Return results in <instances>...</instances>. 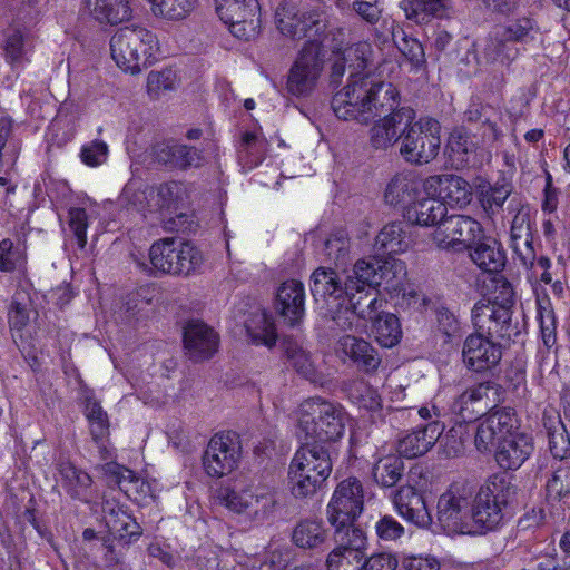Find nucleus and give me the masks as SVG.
Masks as SVG:
<instances>
[{
  "instance_id": "obj_15",
  "label": "nucleus",
  "mask_w": 570,
  "mask_h": 570,
  "mask_svg": "<svg viewBox=\"0 0 570 570\" xmlns=\"http://www.w3.org/2000/svg\"><path fill=\"white\" fill-rule=\"evenodd\" d=\"M242 458L239 438L233 432L214 434L203 454L205 473L215 479L230 474L237 469Z\"/></svg>"
},
{
  "instance_id": "obj_51",
  "label": "nucleus",
  "mask_w": 570,
  "mask_h": 570,
  "mask_svg": "<svg viewBox=\"0 0 570 570\" xmlns=\"http://www.w3.org/2000/svg\"><path fill=\"white\" fill-rule=\"evenodd\" d=\"M118 485L130 500L138 504L146 503L154 498L153 484L139 478L129 469H124L119 472Z\"/></svg>"
},
{
  "instance_id": "obj_4",
  "label": "nucleus",
  "mask_w": 570,
  "mask_h": 570,
  "mask_svg": "<svg viewBox=\"0 0 570 570\" xmlns=\"http://www.w3.org/2000/svg\"><path fill=\"white\" fill-rule=\"evenodd\" d=\"M345 431V413L340 405L320 397L304 401L297 410V436L311 444L336 441Z\"/></svg>"
},
{
  "instance_id": "obj_57",
  "label": "nucleus",
  "mask_w": 570,
  "mask_h": 570,
  "mask_svg": "<svg viewBox=\"0 0 570 570\" xmlns=\"http://www.w3.org/2000/svg\"><path fill=\"white\" fill-rule=\"evenodd\" d=\"M547 497L551 500H561L570 494V465L560 463L553 468L546 482Z\"/></svg>"
},
{
  "instance_id": "obj_59",
  "label": "nucleus",
  "mask_w": 570,
  "mask_h": 570,
  "mask_svg": "<svg viewBox=\"0 0 570 570\" xmlns=\"http://www.w3.org/2000/svg\"><path fill=\"white\" fill-rule=\"evenodd\" d=\"M353 325L354 323L348 328L337 326L342 332H348L338 337L335 346L336 357L347 366L356 363V335Z\"/></svg>"
},
{
  "instance_id": "obj_63",
  "label": "nucleus",
  "mask_w": 570,
  "mask_h": 570,
  "mask_svg": "<svg viewBox=\"0 0 570 570\" xmlns=\"http://www.w3.org/2000/svg\"><path fill=\"white\" fill-rule=\"evenodd\" d=\"M215 10L219 18L233 17L237 12L247 11L254 12L257 6H261L258 0H214Z\"/></svg>"
},
{
  "instance_id": "obj_44",
  "label": "nucleus",
  "mask_w": 570,
  "mask_h": 570,
  "mask_svg": "<svg viewBox=\"0 0 570 570\" xmlns=\"http://www.w3.org/2000/svg\"><path fill=\"white\" fill-rule=\"evenodd\" d=\"M80 400L83 403V413L90 424V431L95 440L102 439L108 432V415L96 400L94 391L88 387L80 390Z\"/></svg>"
},
{
  "instance_id": "obj_24",
  "label": "nucleus",
  "mask_w": 570,
  "mask_h": 570,
  "mask_svg": "<svg viewBox=\"0 0 570 570\" xmlns=\"http://www.w3.org/2000/svg\"><path fill=\"white\" fill-rule=\"evenodd\" d=\"M533 450L532 438L517 430L499 443L494 456L501 469L518 470L530 458Z\"/></svg>"
},
{
  "instance_id": "obj_41",
  "label": "nucleus",
  "mask_w": 570,
  "mask_h": 570,
  "mask_svg": "<svg viewBox=\"0 0 570 570\" xmlns=\"http://www.w3.org/2000/svg\"><path fill=\"white\" fill-rule=\"evenodd\" d=\"M227 27L229 32L237 39L250 41L255 39L261 31V6L256 7L254 12L243 11L219 18Z\"/></svg>"
},
{
  "instance_id": "obj_30",
  "label": "nucleus",
  "mask_w": 570,
  "mask_h": 570,
  "mask_svg": "<svg viewBox=\"0 0 570 570\" xmlns=\"http://www.w3.org/2000/svg\"><path fill=\"white\" fill-rule=\"evenodd\" d=\"M421 181L411 173H399L386 186L385 202L394 207L409 209L420 193Z\"/></svg>"
},
{
  "instance_id": "obj_22",
  "label": "nucleus",
  "mask_w": 570,
  "mask_h": 570,
  "mask_svg": "<svg viewBox=\"0 0 570 570\" xmlns=\"http://www.w3.org/2000/svg\"><path fill=\"white\" fill-rule=\"evenodd\" d=\"M444 428L442 422H428L406 431L397 441L399 454L406 459L424 455L439 441Z\"/></svg>"
},
{
  "instance_id": "obj_40",
  "label": "nucleus",
  "mask_w": 570,
  "mask_h": 570,
  "mask_svg": "<svg viewBox=\"0 0 570 570\" xmlns=\"http://www.w3.org/2000/svg\"><path fill=\"white\" fill-rule=\"evenodd\" d=\"M439 196L450 206L463 207L472 199L471 185L460 176L443 175L436 178Z\"/></svg>"
},
{
  "instance_id": "obj_64",
  "label": "nucleus",
  "mask_w": 570,
  "mask_h": 570,
  "mask_svg": "<svg viewBox=\"0 0 570 570\" xmlns=\"http://www.w3.org/2000/svg\"><path fill=\"white\" fill-rule=\"evenodd\" d=\"M108 145L101 140H94L81 148L80 157L83 164L90 167L102 165L108 158Z\"/></svg>"
},
{
  "instance_id": "obj_43",
  "label": "nucleus",
  "mask_w": 570,
  "mask_h": 570,
  "mask_svg": "<svg viewBox=\"0 0 570 570\" xmlns=\"http://www.w3.org/2000/svg\"><path fill=\"white\" fill-rule=\"evenodd\" d=\"M102 512L106 525L110 532L121 538H139V525L117 504L106 501L102 507Z\"/></svg>"
},
{
  "instance_id": "obj_7",
  "label": "nucleus",
  "mask_w": 570,
  "mask_h": 570,
  "mask_svg": "<svg viewBox=\"0 0 570 570\" xmlns=\"http://www.w3.org/2000/svg\"><path fill=\"white\" fill-rule=\"evenodd\" d=\"M311 293L316 302L325 301L334 313L337 326L348 328L356 321V304L353 302L356 284L353 275H346L344 287L331 268L320 267L312 274Z\"/></svg>"
},
{
  "instance_id": "obj_2",
  "label": "nucleus",
  "mask_w": 570,
  "mask_h": 570,
  "mask_svg": "<svg viewBox=\"0 0 570 570\" xmlns=\"http://www.w3.org/2000/svg\"><path fill=\"white\" fill-rule=\"evenodd\" d=\"M337 547L327 557L328 570H356V480L341 481L326 505Z\"/></svg>"
},
{
  "instance_id": "obj_20",
  "label": "nucleus",
  "mask_w": 570,
  "mask_h": 570,
  "mask_svg": "<svg viewBox=\"0 0 570 570\" xmlns=\"http://www.w3.org/2000/svg\"><path fill=\"white\" fill-rule=\"evenodd\" d=\"M519 420L514 409L502 407L490 412L476 428L474 444L479 452H489L495 443L511 436L519 430Z\"/></svg>"
},
{
  "instance_id": "obj_8",
  "label": "nucleus",
  "mask_w": 570,
  "mask_h": 570,
  "mask_svg": "<svg viewBox=\"0 0 570 570\" xmlns=\"http://www.w3.org/2000/svg\"><path fill=\"white\" fill-rule=\"evenodd\" d=\"M216 498L218 503L228 511L244 515L252 522L264 521L276 504L273 488L243 481L219 488Z\"/></svg>"
},
{
  "instance_id": "obj_61",
  "label": "nucleus",
  "mask_w": 570,
  "mask_h": 570,
  "mask_svg": "<svg viewBox=\"0 0 570 570\" xmlns=\"http://www.w3.org/2000/svg\"><path fill=\"white\" fill-rule=\"evenodd\" d=\"M497 32L503 36L510 43L524 41L534 30V23L529 18L519 19L508 26L499 27Z\"/></svg>"
},
{
  "instance_id": "obj_47",
  "label": "nucleus",
  "mask_w": 570,
  "mask_h": 570,
  "mask_svg": "<svg viewBox=\"0 0 570 570\" xmlns=\"http://www.w3.org/2000/svg\"><path fill=\"white\" fill-rule=\"evenodd\" d=\"M267 141L255 132H245L238 149V160L245 171L258 167L265 158Z\"/></svg>"
},
{
  "instance_id": "obj_9",
  "label": "nucleus",
  "mask_w": 570,
  "mask_h": 570,
  "mask_svg": "<svg viewBox=\"0 0 570 570\" xmlns=\"http://www.w3.org/2000/svg\"><path fill=\"white\" fill-rule=\"evenodd\" d=\"M149 274L189 275L203 263L202 253L189 242L166 237L149 248V265L136 261Z\"/></svg>"
},
{
  "instance_id": "obj_54",
  "label": "nucleus",
  "mask_w": 570,
  "mask_h": 570,
  "mask_svg": "<svg viewBox=\"0 0 570 570\" xmlns=\"http://www.w3.org/2000/svg\"><path fill=\"white\" fill-rule=\"evenodd\" d=\"M404 470L403 461L397 456L381 459L372 469L375 482L384 488L395 485Z\"/></svg>"
},
{
  "instance_id": "obj_29",
  "label": "nucleus",
  "mask_w": 570,
  "mask_h": 570,
  "mask_svg": "<svg viewBox=\"0 0 570 570\" xmlns=\"http://www.w3.org/2000/svg\"><path fill=\"white\" fill-rule=\"evenodd\" d=\"M382 11L381 0H358V17L364 21V26L358 24V30L367 31L377 46L387 42L391 33L389 21L382 17Z\"/></svg>"
},
{
  "instance_id": "obj_21",
  "label": "nucleus",
  "mask_w": 570,
  "mask_h": 570,
  "mask_svg": "<svg viewBox=\"0 0 570 570\" xmlns=\"http://www.w3.org/2000/svg\"><path fill=\"white\" fill-rule=\"evenodd\" d=\"M415 119L412 108H400L377 120L370 129V144L374 149L384 150L402 137V130Z\"/></svg>"
},
{
  "instance_id": "obj_5",
  "label": "nucleus",
  "mask_w": 570,
  "mask_h": 570,
  "mask_svg": "<svg viewBox=\"0 0 570 570\" xmlns=\"http://www.w3.org/2000/svg\"><path fill=\"white\" fill-rule=\"evenodd\" d=\"M510 491L511 483L504 476L492 475L473 492L468 534H487L502 525L503 508L508 504Z\"/></svg>"
},
{
  "instance_id": "obj_62",
  "label": "nucleus",
  "mask_w": 570,
  "mask_h": 570,
  "mask_svg": "<svg viewBox=\"0 0 570 570\" xmlns=\"http://www.w3.org/2000/svg\"><path fill=\"white\" fill-rule=\"evenodd\" d=\"M464 120L469 124H481L482 126L487 127V130L483 132V135H488L490 139H497V125L492 122L487 116V108L481 104H471L464 112Z\"/></svg>"
},
{
  "instance_id": "obj_49",
  "label": "nucleus",
  "mask_w": 570,
  "mask_h": 570,
  "mask_svg": "<svg viewBox=\"0 0 570 570\" xmlns=\"http://www.w3.org/2000/svg\"><path fill=\"white\" fill-rule=\"evenodd\" d=\"M185 196V187L181 183L169 181L158 186L151 187L149 190L150 200H148V208L154 214L161 213L165 209L175 207L179 200Z\"/></svg>"
},
{
  "instance_id": "obj_3",
  "label": "nucleus",
  "mask_w": 570,
  "mask_h": 570,
  "mask_svg": "<svg viewBox=\"0 0 570 570\" xmlns=\"http://www.w3.org/2000/svg\"><path fill=\"white\" fill-rule=\"evenodd\" d=\"M333 470L328 449L321 444H304L294 453L288 466V484L297 499L313 497L323 488Z\"/></svg>"
},
{
  "instance_id": "obj_36",
  "label": "nucleus",
  "mask_w": 570,
  "mask_h": 570,
  "mask_svg": "<svg viewBox=\"0 0 570 570\" xmlns=\"http://www.w3.org/2000/svg\"><path fill=\"white\" fill-rule=\"evenodd\" d=\"M28 263L24 237L3 238L0 242V272L24 273Z\"/></svg>"
},
{
  "instance_id": "obj_32",
  "label": "nucleus",
  "mask_w": 570,
  "mask_h": 570,
  "mask_svg": "<svg viewBox=\"0 0 570 570\" xmlns=\"http://www.w3.org/2000/svg\"><path fill=\"white\" fill-rule=\"evenodd\" d=\"M407 228L402 222L386 224L375 236L376 252L387 256L405 253L411 246Z\"/></svg>"
},
{
  "instance_id": "obj_27",
  "label": "nucleus",
  "mask_w": 570,
  "mask_h": 570,
  "mask_svg": "<svg viewBox=\"0 0 570 570\" xmlns=\"http://www.w3.org/2000/svg\"><path fill=\"white\" fill-rule=\"evenodd\" d=\"M532 239L529 213L520 208L511 223L510 247L522 265H533L535 259Z\"/></svg>"
},
{
  "instance_id": "obj_50",
  "label": "nucleus",
  "mask_w": 570,
  "mask_h": 570,
  "mask_svg": "<svg viewBox=\"0 0 570 570\" xmlns=\"http://www.w3.org/2000/svg\"><path fill=\"white\" fill-rule=\"evenodd\" d=\"M150 189L151 187L146 186L142 181L131 179L124 187L119 196V204L126 209L136 210L147 218L149 215H154V212L148 208Z\"/></svg>"
},
{
  "instance_id": "obj_12",
  "label": "nucleus",
  "mask_w": 570,
  "mask_h": 570,
  "mask_svg": "<svg viewBox=\"0 0 570 570\" xmlns=\"http://www.w3.org/2000/svg\"><path fill=\"white\" fill-rule=\"evenodd\" d=\"M400 154L405 161L423 165L432 161L441 146L440 124L433 118H420L402 130Z\"/></svg>"
},
{
  "instance_id": "obj_52",
  "label": "nucleus",
  "mask_w": 570,
  "mask_h": 570,
  "mask_svg": "<svg viewBox=\"0 0 570 570\" xmlns=\"http://www.w3.org/2000/svg\"><path fill=\"white\" fill-rule=\"evenodd\" d=\"M29 51L21 31L13 30L7 36L4 58L13 71H19L26 67L29 62Z\"/></svg>"
},
{
  "instance_id": "obj_6",
  "label": "nucleus",
  "mask_w": 570,
  "mask_h": 570,
  "mask_svg": "<svg viewBox=\"0 0 570 570\" xmlns=\"http://www.w3.org/2000/svg\"><path fill=\"white\" fill-rule=\"evenodd\" d=\"M110 51L118 68L137 75L156 60L159 43L157 36L147 28L125 27L111 37Z\"/></svg>"
},
{
  "instance_id": "obj_53",
  "label": "nucleus",
  "mask_w": 570,
  "mask_h": 570,
  "mask_svg": "<svg viewBox=\"0 0 570 570\" xmlns=\"http://www.w3.org/2000/svg\"><path fill=\"white\" fill-rule=\"evenodd\" d=\"M354 73L351 72L348 83L332 99V109L337 118L343 120H353L356 118V99Z\"/></svg>"
},
{
  "instance_id": "obj_34",
  "label": "nucleus",
  "mask_w": 570,
  "mask_h": 570,
  "mask_svg": "<svg viewBox=\"0 0 570 570\" xmlns=\"http://www.w3.org/2000/svg\"><path fill=\"white\" fill-rule=\"evenodd\" d=\"M85 10L100 23L117 24L131 17L128 0H85Z\"/></svg>"
},
{
  "instance_id": "obj_26",
  "label": "nucleus",
  "mask_w": 570,
  "mask_h": 570,
  "mask_svg": "<svg viewBox=\"0 0 570 570\" xmlns=\"http://www.w3.org/2000/svg\"><path fill=\"white\" fill-rule=\"evenodd\" d=\"M305 288L295 279L284 282L276 293V308L289 325H296L305 312Z\"/></svg>"
},
{
  "instance_id": "obj_16",
  "label": "nucleus",
  "mask_w": 570,
  "mask_h": 570,
  "mask_svg": "<svg viewBox=\"0 0 570 570\" xmlns=\"http://www.w3.org/2000/svg\"><path fill=\"white\" fill-rule=\"evenodd\" d=\"M373 297L363 301L365 308L358 311V321H364V326L370 334L383 347L396 345L402 336L401 324L397 316L384 309L386 299L372 292Z\"/></svg>"
},
{
  "instance_id": "obj_18",
  "label": "nucleus",
  "mask_w": 570,
  "mask_h": 570,
  "mask_svg": "<svg viewBox=\"0 0 570 570\" xmlns=\"http://www.w3.org/2000/svg\"><path fill=\"white\" fill-rule=\"evenodd\" d=\"M358 114L364 115V121L368 116L376 117L383 112H393L397 106L399 92L391 82H385L376 73H365L358 78Z\"/></svg>"
},
{
  "instance_id": "obj_11",
  "label": "nucleus",
  "mask_w": 570,
  "mask_h": 570,
  "mask_svg": "<svg viewBox=\"0 0 570 570\" xmlns=\"http://www.w3.org/2000/svg\"><path fill=\"white\" fill-rule=\"evenodd\" d=\"M406 266L403 261L393 256L380 258L373 256L370 259L358 261V284H366L370 288L363 293V288L358 285V308L363 305V301L373 297L372 292L379 291L376 287L382 286L390 294L405 293Z\"/></svg>"
},
{
  "instance_id": "obj_35",
  "label": "nucleus",
  "mask_w": 570,
  "mask_h": 570,
  "mask_svg": "<svg viewBox=\"0 0 570 570\" xmlns=\"http://www.w3.org/2000/svg\"><path fill=\"white\" fill-rule=\"evenodd\" d=\"M245 328L252 343L273 347L277 341V331L272 315L259 307L253 311L245 321Z\"/></svg>"
},
{
  "instance_id": "obj_10",
  "label": "nucleus",
  "mask_w": 570,
  "mask_h": 570,
  "mask_svg": "<svg viewBox=\"0 0 570 570\" xmlns=\"http://www.w3.org/2000/svg\"><path fill=\"white\" fill-rule=\"evenodd\" d=\"M275 26L287 38L325 46L330 19L323 10L301 11L295 3L283 0L275 9Z\"/></svg>"
},
{
  "instance_id": "obj_31",
  "label": "nucleus",
  "mask_w": 570,
  "mask_h": 570,
  "mask_svg": "<svg viewBox=\"0 0 570 570\" xmlns=\"http://www.w3.org/2000/svg\"><path fill=\"white\" fill-rule=\"evenodd\" d=\"M400 8L407 20L425 24L432 19L448 18L452 11L450 0H402Z\"/></svg>"
},
{
  "instance_id": "obj_25",
  "label": "nucleus",
  "mask_w": 570,
  "mask_h": 570,
  "mask_svg": "<svg viewBox=\"0 0 570 570\" xmlns=\"http://www.w3.org/2000/svg\"><path fill=\"white\" fill-rule=\"evenodd\" d=\"M393 503L397 513L406 521L426 528L432 523V517L426 508L425 500L415 488L401 487L393 497Z\"/></svg>"
},
{
  "instance_id": "obj_38",
  "label": "nucleus",
  "mask_w": 570,
  "mask_h": 570,
  "mask_svg": "<svg viewBox=\"0 0 570 570\" xmlns=\"http://www.w3.org/2000/svg\"><path fill=\"white\" fill-rule=\"evenodd\" d=\"M390 35H392V39L397 50L410 65V72L419 73L424 71L426 69L428 61L422 43L417 39L407 36L401 28L391 31Z\"/></svg>"
},
{
  "instance_id": "obj_42",
  "label": "nucleus",
  "mask_w": 570,
  "mask_h": 570,
  "mask_svg": "<svg viewBox=\"0 0 570 570\" xmlns=\"http://www.w3.org/2000/svg\"><path fill=\"white\" fill-rule=\"evenodd\" d=\"M409 220L420 226L439 225L446 215V206L436 198L415 200L406 212Z\"/></svg>"
},
{
  "instance_id": "obj_56",
  "label": "nucleus",
  "mask_w": 570,
  "mask_h": 570,
  "mask_svg": "<svg viewBox=\"0 0 570 570\" xmlns=\"http://www.w3.org/2000/svg\"><path fill=\"white\" fill-rule=\"evenodd\" d=\"M537 320L542 342L551 348L557 342V317L549 299L538 301Z\"/></svg>"
},
{
  "instance_id": "obj_46",
  "label": "nucleus",
  "mask_w": 570,
  "mask_h": 570,
  "mask_svg": "<svg viewBox=\"0 0 570 570\" xmlns=\"http://www.w3.org/2000/svg\"><path fill=\"white\" fill-rule=\"evenodd\" d=\"M147 2L156 18L173 22L188 18L198 4V0H147Z\"/></svg>"
},
{
  "instance_id": "obj_14",
  "label": "nucleus",
  "mask_w": 570,
  "mask_h": 570,
  "mask_svg": "<svg viewBox=\"0 0 570 570\" xmlns=\"http://www.w3.org/2000/svg\"><path fill=\"white\" fill-rule=\"evenodd\" d=\"M472 488L466 483H453L438 501V521L448 533L468 534Z\"/></svg>"
},
{
  "instance_id": "obj_45",
  "label": "nucleus",
  "mask_w": 570,
  "mask_h": 570,
  "mask_svg": "<svg viewBox=\"0 0 570 570\" xmlns=\"http://www.w3.org/2000/svg\"><path fill=\"white\" fill-rule=\"evenodd\" d=\"M327 538V531L322 521L305 519L293 530L292 540L301 549H317Z\"/></svg>"
},
{
  "instance_id": "obj_58",
  "label": "nucleus",
  "mask_w": 570,
  "mask_h": 570,
  "mask_svg": "<svg viewBox=\"0 0 570 570\" xmlns=\"http://www.w3.org/2000/svg\"><path fill=\"white\" fill-rule=\"evenodd\" d=\"M512 191L511 184L507 181L495 183L482 193V206L488 213L499 212Z\"/></svg>"
},
{
  "instance_id": "obj_60",
  "label": "nucleus",
  "mask_w": 570,
  "mask_h": 570,
  "mask_svg": "<svg viewBox=\"0 0 570 570\" xmlns=\"http://www.w3.org/2000/svg\"><path fill=\"white\" fill-rule=\"evenodd\" d=\"M177 77L173 69L150 71L147 78V90L151 96H159L176 88Z\"/></svg>"
},
{
  "instance_id": "obj_39",
  "label": "nucleus",
  "mask_w": 570,
  "mask_h": 570,
  "mask_svg": "<svg viewBox=\"0 0 570 570\" xmlns=\"http://www.w3.org/2000/svg\"><path fill=\"white\" fill-rule=\"evenodd\" d=\"M59 475L61 479V485L67 493L80 501H88V491L91 485L90 475L77 469L69 461H62L58 465Z\"/></svg>"
},
{
  "instance_id": "obj_48",
  "label": "nucleus",
  "mask_w": 570,
  "mask_h": 570,
  "mask_svg": "<svg viewBox=\"0 0 570 570\" xmlns=\"http://www.w3.org/2000/svg\"><path fill=\"white\" fill-rule=\"evenodd\" d=\"M450 157L458 167H472L478 163V146L471 136L463 130H455L449 139Z\"/></svg>"
},
{
  "instance_id": "obj_1",
  "label": "nucleus",
  "mask_w": 570,
  "mask_h": 570,
  "mask_svg": "<svg viewBox=\"0 0 570 570\" xmlns=\"http://www.w3.org/2000/svg\"><path fill=\"white\" fill-rule=\"evenodd\" d=\"M511 305V298L503 304L489 299L474 304L471 320L475 332L466 336L462 348L469 370L480 373L495 367L502 358V347L493 340L510 341L520 335L521 325L513 322Z\"/></svg>"
},
{
  "instance_id": "obj_19",
  "label": "nucleus",
  "mask_w": 570,
  "mask_h": 570,
  "mask_svg": "<svg viewBox=\"0 0 570 570\" xmlns=\"http://www.w3.org/2000/svg\"><path fill=\"white\" fill-rule=\"evenodd\" d=\"M502 386L494 382H483L465 390L452 403V412L461 422H472L485 411L494 409L501 402Z\"/></svg>"
},
{
  "instance_id": "obj_55",
  "label": "nucleus",
  "mask_w": 570,
  "mask_h": 570,
  "mask_svg": "<svg viewBox=\"0 0 570 570\" xmlns=\"http://www.w3.org/2000/svg\"><path fill=\"white\" fill-rule=\"evenodd\" d=\"M288 363L297 373L311 382L318 381V374L311 355L298 344L288 342L286 345Z\"/></svg>"
},
{
  "instance_id": "obj_33",
  "label": "nucleus",
  "mask_w": 570,
  "mask_h": 570,
  "mask_svg": "<svg viewBox=\"0 0 570 570\" xmlns=\"http://www.w3.org/2000/svg\"><path fill=\"white\" fill-rule=\"evenodd\" d=\"M470 249L472 261L487 273H498L505 266V254L493 238L481 236Z\"/></svg>"
},
{
  "instance_id": "obj_23",
  "label": "nucleus",
  "mask_w": 570,
  "mask_h": 570,
  "mask_svg": "<svg viewBox=\"0 0 570 570\" xmlns=\"http://www.w3.org/2000/svg\"><path fill=\"white\" fill-rule=\"evenodd\" d=\"M217 333L200 321H190L184 328V346L190 358L202 361L212 357L218 348Z\"/></svg>"
},
{
  "instance_id": "obj_37",
  "label": "nucleus",
  "mask_w": 570,
  "mask_h": 570,
  "mask_svg": "<svg viewBox=\"0 0 570 570\" xmlns=\"http://www.w3.org/2000/svg\"><path fill=\"white\" fill-rule=\"evenodd\" d=\"M518 48L510 43L502 35L500 36L497 30L492 31L485 39V43L480 53V58L487 65L510 66L517 58Z\"/></svg>"
},
{
  "instance_id": "obj_28",
  "label": "nucleus",
  "mask_w": 570,
  "mask_h": 570,
  "mask_svg": "<svg viewBox=\"0 0 570 570\" xmlns=\"http://www.w3.org/2000/svg\"><path fill=\"white\" fill-rule=\"evenodd\" d=\"M155 155L158 161L179 169L197 168L204 163L199 149L179 142L158 145Z\"/></svg>"
},
{
  "instance_id": "obj_13",
  "label": "nucleus",
  "mask_w": 570,
  "mask_h": 570,
  "mask_svg": "<svg viewBox=\"0 0 570 570\" xmlns=\"http://www.w3.org/2000/svg\"><path fill=\"white\" fill-rule=\"evenodd\" d=\"M325 46L305 42L289 69L286 90L295 97L309 96L321 77L325 62Z\"/></svg>"
},
{
  "instance_id": "obj_17",
  "label": "nucleus",
  "mask_w": 570,
  "mask_h": 570,
  "mask_svg": "<svg viewBox=\"0 0 570 570\" xmlns=\"http://www.w3.org/2000/svg\"><path fill=\"white\" fill-rule=\"evenodd\" d=\"M482 232L481 224L470 216H444L433 233V242L440 249L461 252L472 248Z\"/></svg>"
}]
</instances>
